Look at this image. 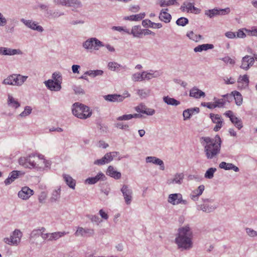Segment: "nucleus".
<instances>
[{
	"label": "nucleus",
	"instance_id": "nucleus-53",
	"mask_svg": "<svg viewBox=\"0 0 257 257\" xmlns=\"http://www.w3.org/2000/svg\"><path fill=\"white\" fill-rule=\"evenodd\" d=\"M47 193L45 192H42L39 195V201L40 203H43L47 198Z\"/></svg>",
	"mask_w": 257,
	"mask_h": 257
},
{
	"label": "nucleus",
	"instance_id": "nucleus-9",
	"mask_svg": "<svg viewBox=\"0 0 257 257\" xmlns=\"http://www.w3.org/2000/svg\"><path fill=\"white\" fill-rule=\"evenodd\" d=\"M210 117L212 121L214 123H216V125L214 127L213 130L215 132H218L222 127L223 123L222 118L219 114L212 113L210 114Z\"/></svg>",
	"mask_w": 257,
	"mask_h": 257
},
{
	"label": "nucleus",
	"instance_id": "nucleus-40",
	"mask_svg": "<svg viewBox=\"0 0 257 257\" xmlns=\"http://www.w3.org/2000/svg\"><path fill=\"white\" fill-rule=\"evenodd\" d=\"M164 101L168 104L177 105L180 104L177 100L168 96L164 97Z\"/></svg>",
	"mask_w": 257,
	"mask_h": 257
},
{
	"label": "nucleus",
	"instance_id": "nucleus-2",
	"mask_svg": "<svg viewBox=\"0 0 257 257\" xmlns=\"http://www.w3.org/2000/svg\"><path fill=\"white\" fill-rule=\"evenodd\" d=\"M192 233L188 226L180 228L178 235L175 239L179 248L189 249L192 246Z\"/></svg>",
	"mask_w": 257,
	"mask_h": 257
},
{
	"label": "nucleus",
	"instance_id": "nucleus-55",
	"mask_svg": "<svg viewBox=\"0 0 257 257\" xmlns=\"http://www.w3.org/2000/svg\"><path fill=\"white\" fill-rule=\"evenodd\" d=\"M222 60L226 64L233 65L235 63V61L229 57H225L222 58Z\"/></svg>",
	"mask_w": 257,
	"mask_h": 257
},
{
	"label": "nucleus",
	"instance_id": "nucleus-52",
	"mask_svg": "<svg viewBox=\"0 0 257 257\" xmlns=\"http://www.w3.org/2000/svg\"><path fill=\"white\" fill-rule=\"evenodd\" d=\"M143 75L142 73H135L133 75V80L134 81H143Z\"/></svg>",
	"mask_w": 257,
	"mask_h": 257
},
{
	"label": "nucleus",
	"instance_id": "nucleus-63",
	"mask_svg": "<svg viewBox=\"0 0 257 257\" xmlns=\"http://www.w3.org/2000/svg\"><path fill=\"white\" fill-rule=\"evenodd\" d=\"M237 37L243 38L245 37L247 35L246 33L245 34L242 30H239L237 32Z\"/></svg>",
	"mask_w": 257,
	"mask_h": 257
},
{
	"label": "nucleus",
	"instance_id": "nucleus-44",
	"mask_svg": "<svg viewBox=\"0 0 257 257\" xmlns=\"http://www.w3.org/2000/svg\"><path fill=\"white\" fill-rule=\"evenodd\" d=\"M216 171V169L210 168H209L206 172L205 174V177L207 178L211 179L213 177V174L215 171Z\"/></svg>",
	"mask_w": 257,
	"mask_h": 257
},
{
	"label": "nucleus",
	"instance_id": "nucleus-19",
	"mask_svg": "<svg viewBox=\"0 0 257 257\" xmlns=\"http://www.w3.org/2000/svg\"><path fill=\"white\" fill-rule=\"evenodd\" d=\"M30 161H31V154L26 157H21L19 160V163L24 168L31 169V166L29 165Z\"/></svg>",
	"mask_w": 257,
	"mask_h": 257
},
{
	"label": "nucleus",
	"instance_id": "nucleus-4",
	"mask_svg": "<svg viewBox=\"0 0 257 257\" xmlns=\"http://www.w3.org/2000/svg\"><path fill=\"white\" fill-rule=\"evenodd\" d=\"M72 112L75 116L80 119H86L90 117L92 114L88 106L78 102L73 104Z\"/></svg>",
	"mask_w": 257,
	"mask_h": 257
},
{
	"label": "nucleus",
	"instance_id": "nucleus-50",
	"mask_svg": "<svg viewBox=\"0 0 257 257\" xmlns=\"http://www.w3.org/2000/svg\"><path fill=\"white\" fill-rule=\"evenodd\" d=\"M22 174H23L19 171H13L11 173L10 177L11 178L12 180L14 181L19 175Z\"/></svg>",
	"mask_w": 257,
	"mask_h": 257
},
{
	"label": "nucleus",
	"instance_id": "nucleus-64",
	"mask_svg": "<svg viewBox=\"0 0 257 257\" xmlns=\"http://www.w3.org/2000/svg\"><path fill=\"white\" fill-rule=\"evenodd\" d=\"M97 146L98 147L105 149L108 146V145L105 143L104 141H100L98 143Z\"/></svg>",
	"mask_w": 257,
	"mask_h": 257
},
{
	"label": "nucleus",
	"instance_id": "nucleus-42",
	"mask_svg": "<svg viewBox=\"0 0 257 257\" xmlns=\"http://www.w3.org/2000/svg\"><path fill=\"white\" fill-rule=\"evenodd\" d=\"M60 191H61V190L60 188H58V189L54 191L52 194V197L51 198V199L52 201H56V200H58L60 198Z\"/></svg>",
	"mask_w": 257,
	"mask_h": 257
},
{
	"label": "nucleus",
	"instance_id": "nucleus-35",
	"mask_svg": "<svg viewBox=\"0 0 257 257\" xmlns=\"http://www.w3.org/2000/svg\"><path fill=\"white\" fill-rule=\"evenodd\" d=\"M224 114L225 115V116L230 118V120L233 124L236 123L238 121L240 120V119L236 117L235 115H234L233 112L231 110L227 111L224 113Z\"/></svg>",
	"mask_w": 257,
	"mask_h": 257
},
{
	"label": "nucleus",
	"instance_id": "nucleus-36",
	"mask_svg": "<svg viewBox=\"0 0 257 257\" xmlns=\"http://www.w3.org/2000/svg\"><path fill=\"white\" fill-rule=\"evenodd\" d=\"M184 177V175L183 174H176L174 179L169 180V183L172 184V183H178L180 184L181 183V181L183 180Z\"/></svg>",
	"mask_w": 257,
	"mask_h": 257
},
{
	"label": "nucleus",
	"instance_id": "nucleus-49",
	"mask_svg": "<svg viewBox=\"0 0 257 257\" xmlns=\"http://www.w3.org/2000/svg\"><path fill=\"white\" fill-rule=\"evenodd\" d=\"M132 119V114H124L122 116H120L116 118L118 121L122 120H128Z\"/></svg>",
	"mask_w": 257,
	"mask_h": 257
},
{
	"label": "nucleus",
	"instance_id": "nucleus-11",
	"mask_svg": "<svg viewBox=\"0 0 257 257\" xmlns=\"http://www.w3.org/2000/svg\"><path fill=\"white\" fill-rule=\"evenodd\" d=\"M34 194V191L27 186L22 187L18 193V196L23 200H27Z\"/></svg>",
	"mask_w": 257,
	"mask_h": 257
},
{
	"label": "nucleus",
	"instance_id": "nucleus-56",
	"mask_svg": "<svg viewBox=\"0 0 257 257\" xmlns=\"http://www.w3.org/2000/svg\"><path fill=\"white\" fill-rule=\"evenodd\" d=\"M204 106H206L210 109H213L216 107L215 102H203L201 104Z\"/></svg>",
	"mask_w": 257,
	"mask_h": 257
},
{
	"label": "nucleus",
	"instance_id": "nucleus-27",
	"mask_svg": "<svg viewBox=\"0 0 257 257\" xmlns=\"http://www.w3.org/2000/svg\"><path fill=\"white\" fill-rule=\"evenodd\" d=\"M107 174L115 179H119L121 177L120 173L115 170L112 166H109L107 170Z\"/></svg>",
	"mask_w": 257,
	"mask_h": 257
},
{
	"label": "nucleus",
	"instance_id": "nucleus-20",
	"mask_svg": "<svg viewBox=\"0 0 257 257\" xmlns=\"http://www.w3.org/2000/svg\"><path fill=\"white\" fill-rule=\"evenodd\" d=\"M168 9H162L159 15V19L165 23H169L171 19V16L167 12Z\"/></svg>",
	"mask_w": 257,
	"mask_h": 257
},
{
	"label": "nucleus",
	"instance_id": "nucleus-31",
	"mask_svg": "<svg viewBox=\"0 0 257 257\" xmlns=\"http://www.w3.org/2000/svg\"><path fill=\"white\" fill-rule=\"evenodd\" d=\"M135 110L138 112L147 114L148 115H153L155 112L154 110H150V111H146L147 107L143 104H140L136 106L135 107Z\"/></svg>",
	"mask_w": 257,
	"mask_h": 257
},
{
	"label": "nucleus",
	"instance_id": "nucleus-1",
	"mask_svg": "<svg viewBox=\"0 0 257 257\" xmlns=\"http://www.w3.org/2000/svg\"><path fill=\"white\" fill-rule=\"evenodd\" d=\"M202 139L204 141L203 145L208 159H212L219 153L221 142L219 136L216 135L214 139L204 137Z\"/></svg>",
	"mask_w": 257,
	"mask_h": 257
},
{
	"label": "nucleus",
	"instance_id": "nucleus-3",
	"mask_svg": "<svg viewBox=\"0 0 257 257\" xmlns=\"http://www.w3.org/2000/svg\"><path fill=\"white\" fill-rule=\"evenodd\" d=\"M29 165L31 166V169L44 170L50 167L51 162L45 159L44 156L42 155L33 154H31V161Z\"/></svg>",
	"mask_w": 257,
	"mask_h": 257
},
{
	"label": "nucleus",
	"instance_id": "nucleus-15",
	"mask_svg": "<svg viewBox=\"0 0 257 257\" xmlns=\"http://www.w3.org/2000/svg\"><path fill=\"white\" fill-rule=\"evenodd\" d=\"M22 52L19 49H12L11 48H0V54L4 55H14L16 54H22Z\"/></svg>",
	"mask_w": 257,
	"mask_h": 257
},
{
	"label": "nucleus",
	"instance_id": "nucleus-12",
	"mask_svg": "<svg viewBox=\"0 0 257 257\" xmlns=\"http://www.w3.org/2000/svg\"><path fill=\"white\" fill-rule=\"evenodd\" d=\"M253 57L248 55L245 56L242 59L240 68L244 70H247L253 65Z\"/></svg>",
	"mask_w": 257,
	"mask_h": 257
},
{
	"label": "nucleus",
	"instance_id": "nucleus-26",
	"mask_svg": "<svg viewBox=\"0 0 257 257\" xmlns=\"http://www.w3.org/2000/svg\"><path fill=\"white\" fill-rule=\"evenodd\" d=\"M237 83L238 84V87H246L249 83L248 77L247 75H244L243 76H240L238 80Z\"/></svg>",
	"mask_w": 257,
	"mask_h": 257
},
{
	"label": "nucleus",
	"instance_id": "nucleus-39",
	"mask_svg": "<svg viewBox=\"0 0 257 257\" xmlns=\"http://www.w3.org/2000/svg\"><path fill=\"white\" fill-rule=\"evenodd\" d=\"M147 162L153 163L154 164H158L160 166L163 164V162L159 159L156 158L154 157H148L146 159Z\"/></svg>",
	"mask_w": 257,
	"mask_h": 257
},
{
	"label": "nucleus",
	"instance_id": "nucleus-60",
	"mask_svg": "<svg viewBox=\"0 0 257 257\" xmlns=\"http://www.w3.org/2000/svg\"><path fill=\"white\" fill-rule=\"evenodd\" d=\"M191 111H193V109H188L184 111L183 115L184 119L189 118L191 116Z\"/></svg>",
	"mask_w": 257,
	"mask_h": 257
},
{
	"label": "nucleus",
	"instance_id": "nucleus-38",
	"mask_svg": "<svg viewBox=\"0 0 257 257\" xmlns=\"http://www.w3.org/2000/svg\"><path fill=\"white\" fill-rule=\"evenodd\" d=\"M8 103L9 105L15 108H18L20 106V104L18 101L15 100L12 96L9 95Z\"/></svg>",
	"mask_w": 257,
	"mask_h": 257
},
{
	"label": "nucleus",
	"instance_id": "nucleus-32",
	"mask_svg": "<svg viewBox=\"0 0 257 257\" xmlns=\"http://www.w3.org/2000/svg\"><path fill=\"white\" fill-rule=\"evenodd\" d=\"M63 178L67 184L71 188L74 189L76 182L73 178L68 175H64Z\"/></svg>",
	"mask_w": 257,
	"mask_h": 257
},
{
	"label": "nucleus",
	"instance_id": "nucleus-6",
	"mask_svg": "<svg viewBox=\"0 0 257 257\" xmlns=\"http://www.w3.org/2000/svg\"><path fill=\"white\" fill-rule=\"evenodd\" d=\"M230 12L229 8L224 9H214L206 11L205 14L209 18H211L217 16H224L228 14Z\"/></svg>",
	"mask_w": 257,
	"mask_h": 257
},
{
	"label": "nucleus",
	"instance_id": "nucleus-58",
	"mask_svg": "<svg viewBox=\"0 0 257 257\" xmlns=\"http://www.w3.org/2000/svg\"><path fill=\"white\" fill-rule=\"evenodd\" d=\"M150 93V91L149 90H139L138 91V94L140 96H141L142 97H146Z\"/></svg>",
	"mask_w": 257,
	"mask_h": 257
},
{
	"label": "nucleus",
	"instance_id": "nucleus-29",
	"mask_svg": "<svg viewBox=\"0 0 257 257\" xmlns=\"http://www.w3.org/2000/svg\"><path fill=\"white\" fill-rule=\"evenodd\" d=\"M183 11L190 12L195 14H198L199 13L200 10L194 7V6L191 3H188L185 6H182V8Z\"/></svg>",
	"mask_w": 257,
	"mask_h": 257
},
{
	"label": "nucleus",
	"instance_id": "nucleus-17",
	"mask_svg": "<svg viewBox=\"0 0 257 257\" xmlns=\"http://www.w3.org/2000/svg\"><path fill=\"white\" fill-rule=\"evenodd\" d=\"M93 233V230L90 229H84L82 227H78L75 233L76 236H87L92 235Z\"/></svg>",
	"mask_w": 257,
	"mask_h": 257
},
{
	"label": "nucleus",
	"instance_id": "nucleus-7",
	"mask_svg": "<svg viewBox=\"0 0 257 257\" xmlns=\"http://www.w3.org/2000/svg\"><path fill=\"white\" fill-rule=\"evenodd\" d=\"M102 46H103L102 42L96 38H91L83 44V47L87 49L98 50Z\"/></svg>",
	"mask_w": 257,
	"mask_h": 257
},
{
	"label": "nucleus",
	"instance_id": "nucleus-47",
	"mask_svg": "<svg viewBox=\"0 0 257 257\" xmlns=\"http://www.w3.org/2000/svg\"><path fill=\"white\" fill-rule=\"evenodd\" d=\"M231 167H232V164L226 163L224 162H222L219 164V167L225 170H231Z\"/></svg>",
	"mask_w": 257,
	"mask_h": 257
},
{
	"label": "nucleus",
	"instance_id": "nucleus-61",
	"mask_svg": "<svg viewBox=\"0 0 257 257\" xmlns=\"http://www.w3.org/2000/svg\"><path fill=\"white\" fill-rule=\"evenodd\" d=\"M108 66L110 70H115L118 67L119 65L115 62H110L108 63Z\"/></svg>",
	"mask_w": 257,
	"mask_h": 257
},
{
	"label": "nucleus",
	"instance_id": "nucleus-24",
	"mask_svg": "<svg viewBox=\"0 0 257 257\" xmlns=\"http://www.w3.org/2000/svg\"><path fill=\"white\" fill-rule=\"evenodd\" d=\"M104 98L105 100L109 101H122L124 98V97L120 95H117V94H111V95H107L104 96Z\"/></svg>",
	"mask_w": 257,
	"mask_h": 257
},
{
	"label": "nucleus",
	"instance_id": "nucleus-33",
	"mask_svg": "<svg viewBox=\"0 0 257 257\" xmlns=\"http://www.w3.org/2000/svg\"><path fill=\"white\" fill-rule=\"evenodd\" d=\"M231 95L234 96L235 103L237 105H240L242 104V97L239 92L237 91H232Z\"/></svg>",
	"mask_w": 257,
	"mask_h": 257
},
{
	"label": "nucleus",
	"instance_id": "nucleus-48",
	"mask_svg": "<svg viewBox=\"0 0 257 257\" xmlns=\"http://www.w3.org/2000/svg\"><path fill=\"white\" fill-rule=\"evenodd\" d=\"M216 107H221L223 106L226 102L223 99H218L214 101Z\"/></svg>",
	"mask_w": 257,
	"mask_h": 257
},
{
	"label": "nucleus",
	"instance_id": "nucleus-18",
	"mask_svg": "<svg viewBox=\"0 0 257 257\" xmlns=\"http://www.w3.org/2000/svg\"><path fill=\"white\" fill-rule=\"evenodd\" d=\"M190 96L195 98H199L201 97H205V94L196 87H193L190 91Z\"/></svg>",
	"mask_w": 257,
	"mask_h": 257
},
{
	"label": "nucleus",
	"instance_id": "nucleus-8",
	"mask_svg": "<svg viewBox=\"0 0 257 257\" xmlns=\"http://www.w3.org/2000/svg\"><path fill=\"white\" fill-rule=\"evenodd\" d=\"M22 233L18 230H15L10 238H4L5 243L11 245H17L20 241Z\"/></svg>",
	"mask_w": 257,
	"mask_h": 257
},
{
	"label": "nucleus",
	"instance_id": "nucleus-41",
	"mask_svg": "<svg viewBox=\"0 0 257 257\" xmlns=\"http://www.w3.org/2000/svg\"><path fill=\"white\" fill-rule=\"evenodd\" d=\"M117 152H113L110 153H108L104 155L105 158L107 161L110 162L111 161L114 157H116L117 156Z\"/></svg>",
	"mask_w": 257,
	"mask_h": 257
},
{
	"label": "nucleus",
	"instance_id": "nucleus-10",
	"mask_svg": "<svg viewBox=\"0 0 257 257\" xmlns=\"http://www.w3.org/2000/svg\"><path fill=\"white\" fill-rule=\"evenodd\" d=\"M168 201L172 205H177L183 203L186 204V201L182 199V196L181 194L175 193L172 194L169 196Z\"/></svg>",
	"mask_w": 257,
	"mask_h": 257
},
{
	"label": "nucleus",
	"instance_id": "nucleus-37",
	"mask_svg": "<svg viewBox=\"0 0 257 257\" xmlns=\"http://www.w3.org/2000/svg\"><path fill=\"white\" fill-rule=\"evenodd\" d=\"M187 36L191 40H192L193 41H194L195 42H198L201 39H202V37L201 35H196V34H195L192 31H190V32H189L187 34Z\"/></svg>",
	"mask_w": 257,
	"mask_h": 257
},
{
	"label": "nucleus",
	"instance_id": "nucleus-45",
	"mask_svg": "<svg viewBox=\"0 0 257 257\" xmlns=\"http://www.w3.org/2000/svg\"><path fill=\"white\" fill-rule=\"evenodd\" d=\"M42 230H43V231L41 232V236L42 237L47 240L49 241H52V235L51 233H44V230H45V228H42Z\"/></svg>",
	"mask_w": 257,
	"mask_h": 257
},
{
	"label": "nucleus",
	"instance_id": "nucleus-34",
	"mask_svg": "<svg viewBox=\"0 0 257 257\" xmlns=\"http://www.w3.org/2000/svg\"><path fill=\"white\" fill-rule=\"evenodd\" d=\"M213 48V45L212 44H202L201 45H199L196 47L194 48V51L197 52H201L203 50H207L208 49H211Z\"/></svg>",
	"mask_w": 257,
	"mask_h": 257
},
{
	"label": "nucleus",
	"instance_id": "nucleus-16",
	"mask_svg": "<svg viewBox=\"0 0 257 257\" xmlns=\"http://www.w3.org/2000/svg\"><path fill=\"white\" fill-rule=\"evenodd\" d=\"M204 189L205 187L204 185H200L197 189L192 192L190 194L191 198L194 201L197 200L198 199L199 196L202 194Z\"/></svg>",
	"mask_w": 257,
	"mask_h": 257
},
{
	"label": "nucleus",
	"instance_id": "nucleus-5",
	"mask_svg": "<svg viewBox=\"0 0 257 257\" xmlns=\"http://www.w3.org/2000/svg\"><path fill=\"white\" fill-rule=\"evenodd\" d=\"M27 77L20 75H13L9 76L4 80V83L8 85H21L26 80Z\"/></svg>",
	"mask_w": 257,
	"mask_h": 257
},
{
	"label": "nucleus",
	"instance_id": "nucleus-59",
	"mask_svg": "<svg viewBox=\"0 0 257 257\" xmlns=\"http://www.w3.org/2000/svg\"><path fill=\"white\" fill-rule=\"evenodd\" d=\"M31 110L32 109L30 107L27 106L25 108L24 111L20 114V115H21L22 116L27 115L30 114V113L31 112Z\"/></svg>",
	"mask_w": 257,
	"mask_h": 257
},
{
	"label": "nucleus",
	"instance_id": "nucleus-30",
	"mask_svg": "<svg viewBox=\"0 0 257 257\" xmlns=\"http://www.w3.org/2000/svg\"><path fill=\"white\" fill-rule=\"evenodd\" d=\"M131 34L136 37H141L143 35V30L141 29V26H135L133 27Z\"/></svg>",
	"mask_w": 257,
	"mask_h": 257
},
{
	"label": "nucleus",
	"instance_id": "nucleus-57",
	"mask_svg": "<svg viewBox=\"0 0 257 257\" xmlns=\"http://www.w3.org/2000/svg\"><path fill=\"white\" fill-rule=\"evenodd\" d=\"M246 232L248 235L251 237L256 236L257 232L251 228H246Z\"/></svg>",
	"mask_w": 257,
	"mask_h": 257
},
{
	"label": "nucleus",
	"instance_id": "nucleus-51",
	"mask_svg": "<svg viewBox=\"0 0 257 257\" xmlns=\"http://www.w3.org/2000/svg\"><path fill=\"white\" fill-rule=\"evenodd\" d=\"M188 22V20L187 19L185 18H180L176 21V23L177 25L180 26H184L186 24H187Z\"/></svg>",
	"mask_w": 257,
	"mask_h": 257
},
{
	"label": "nucleus",
	"instance_id": "nucleus-28",
	"mask_svg": "<svg viewBox=\"0 0 257 257\" xmlns=\"http://www.w3.org/2000/svg\"><path fill=\"white\" fill-rule=\"evenodd\" d=\"M145 17V13H140L135 15H131L130 16H126L124 17V20H129L132 21H138L142 20Z\"/></svg>",
	"mask_w": 257,
	"mask_h": 257
},
{
	"label": "nucleus",
	"instance_id": "nucleus-25",
	"mask_svg": "<svg viewBox=\"0 0 257 257\" xmlns=\"http://www.w3.org/2000/svg\"><path fill=\"white\" fill-rule=\"evenodd\" d=\"M157 4L161 7L178 5L177 0H159Z\"/></svg>",
	"mask_w": 257,
	"mask_h": 257
},
{
	"label": "nucleus",
	"instance_id": "nucleus-13",
	"mask_svg": "<svg viewBox=\"0 0 257 257\" xmlns=\"http://www.w3.org/2000/svg\"><path fill=\"white\" fill-rule=\"evenodd\" d=\"M61 82L57 79L56 81L54 80H48L46 82V86L51 90L58 91L61 89Z\"/></svg>",
	"mask_w": 257,
	"mask_h": 257
},
{
	"label": "nucleus",
	"instance_id": "nucleus-22",
	"mask_svg": "<svg viewBox=\"0 0 257 257\" xmlns=\"http://www.w3.org/2000/svg\"><path fill=\"white\" fill-rule=\"evenodd\" d=\"M23 23L28 27L32 29L37 30L39 32L43 31V28L40 26H38L37 24L32 21H27L22 20Z\"/></svg>",
	"mask_w": 257,
	"mask_h": 257
},
{
	"label": "nucleus",
	"instance_id": "nucleus-23",
	"mask_svg": "<svg viewBox=\"0 0 257 257\" xmlns=\"http://www.w3.org/2000/svg\"><path fill=\"white\" fill-rule=\"evenodd\" d=\"M105 178L102 173H99L95 177L88 178L85 180V182L88 184H93L98 182L100 179Z\"/></svg>",
	"mask_w": 257,
	"mask_h": 257
},
{
	"label": "nucleus",
	"instance_id": "nucleus-54",
	"mask_svg": "<svg viewBox=\"0 0 257 257\" xmlns=\"http://www.w3.org/2000/svg\"><path fill=\"white\" fill-rule=\"evenodd\" d=\"M142 75L143 76V80H149V79L152 78L154 77L153 74H151L150 73H148L146 72H143L142 73Z\"/></svg>",
	"mask_w": 257,
	"mask_h": 257
},
{
	"label": "nucleus",
	"instance_id": "nucleus-43",
	"mask_svg": "<svg viewBox=\"0 0 257 257\" xmlns=\"http://www.w3.org/2000/svg\"><path fill=\"white\" fill-rule=\"evenodd\" d=\"M66 234V233L65 232H56L52 233V240H56L59 238L60 237L64 236Z\"/></svg>",
	"mask_w": 257,
	"mask_h": 257
},
{
	"label": "nucleus",
	"instance_id": "nucleus-14",
	"mask_svg": "<svg viewBox=\"0 0 257 257\" xmlns=\"http://www.w3.org/2000/svg\"><path fill=\"white\" fill-rule=\"evenodd\" d=\"M121 191L123 194L125 201L126 204H130L132 198V192L131 190L128 189V187L127 186L123 185L121 189Z\"/></svg>",
	"mask_w": 257,
	"mask_h": 257
},
{
	"label": "nucleus",
	"instance_id": "nucleus-46",
	"mask_svg": "<svg viewBox=\"0 0 257 257\" xmlns=\"http://www.w3.org/2000/svg\"><path fill=\"white\" fill-rule=\"evenodd\" d=\"M244 31L247 36H257V28H252L251 30L244 29Z\"/></svg>",
	"mask_w": 257,
	"mask_h": 257
},
{
	"label": "nucleus",
	"instance_id": "nucleus-21",
	"mask_svg": "<svg viewBox=\"0 0 257 257\" xmlns=\"http://www.w3.org/2000/svg\"><path fill=\"white\" fill-rule=\"evenodd\" d=\"M216 208V206L213 202L209 201L208 200L205 202V204L201 206V209L205 212H211Z\"/></svg>",
	"mask_w": 257,
	"mask_h": 257
},
{
	"label": "nucleus",
	"instance_id": "nucleus-62",
	"mask_svg": "<svg viewBox=\"0 0 257 257\" xmlns=\"http://www.w3.org/2000/svg\"><path fill=\"white\" fill-rule=\"evenodd\" d=\"M116 127L122 130H127L128 125L126 124H123L122 123H117L115 124Z\"/></svg>",
	"mask_w": 257,
	"mask_h": 257
}]
</instances>
